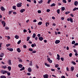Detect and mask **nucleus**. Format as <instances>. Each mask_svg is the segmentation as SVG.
<instances>
[{"mask_svg": "<svg viewBox=\"0 0 78 78\" xmlns=\"http://www.w3.org/2000/svg\"><path fill=\"white\" fill-rule=\"evenodd\" d=\"M47 58H47V60L49 62V63H52V61L51 60H50V58H48L49 57V56L47 55Z\"/></svg>", "mask_w": 78, "mask_h": 78, "instance_id": "f257e3e1", "label": "nucleus"}, {"mask_svg": "<svg viewBox=\"0 0 78 78\" xmlns=\"http://www.w3.org/2000/svg\"><path fill=\"white\" fill-rule=\"evenodd\" d=\"M1 23L2 25H3V27H5L6 26V23L5 21H2Z\"/></svg>", "mask_w": 78, "mask_h": 78, "instance_id": "f03ea898", "label": "nucleus"}, {"mask_svg": "<svg viewBox=\"0 0 78 78\" xmlns=\"http://www.w3.org/2000/svg\"><path fill=\"white\" fill-rule=\"evenodd\" d=\"M1 11H5L6 10V9L4 8L3 6H2L1 8Z\"/></svg>", "mask_w": 78, "mask_h": 78, "instance_id": "7ed1b4c3", "label": "nucleus"}, {"mask_svg": "<svg viewBox=\"0 0 78 78\" xmlns=\"http://www.w3.org/2000/svg\"><path fill=\"white\" fill-rule=\"evenodd\" d=\"M16 6H17V7H19V8H20L22 6V5H21V4L18 3L17 4Z\"/></svg>", "mask_w": 78, "mask_h": 78, "instance_id": "20e7f679", "label": "nucleus"}, {"mask_svg": "<svg viewBox=\"0 0 78 78\" xmlns=\"http://www.w3.org/2000/svg\"><path fill=\"white\" fill-rule=\"evenodd\" d=\"M1 72L2 74H5L7 73V71L5 70H2V71Z\"/></svg>", "mask_w": 78, "mask_h": 78, "instance_id": "39448f33", "label": "nucleus"}, {"mask_svg": "<svg viewBox=\"0 0 78 78\" xmlns=\"http://www.w3.org/2000/svg\"><path fill=\"white\" fill-rule=\"evenodd\" d=\"M59 42H60V41L59 40H56L55 42V43L56 44H59Z\"/></svg>", "mask_w": 78, "mask_h": 78, "instance_id": "423d86ee", "label": "nucleus"}, {"mask_svg": "<svg viewBox=\"0 0 78 78\" xmlns=\"http://www.w3.org/2000/svg\"><path fill=\"white\" fill-rule=\"evenodd\" d=\"M44 78H48V76L47 74H45L43 75Z\"/></svg>", "mask_w": 78, "mask_h": 78, "instance_id": "0eeeda50", "label": "nucleus"}, {"mask_svg": "<svg viewBox=\"0 0 78 78\" xmlns=\"http://www.w3.org/2000/svg\"><path fill=\"white\" fill-rule=\"evenodd\" d=\"M38 39L41 41H42V40H44V38L42 37H39Z\"/></svg>", "mask_w": 78, "mask_h": 78, "instance_id": "6e6552de", "label": "nucleus"}, {"mask_svg": "<svg viewBox=\"0 0 78 78\" xmlns=\"http://www.w3.org/2000/svg\"><path fill=\"white\" fill-rule=\"evenodd\" d=\"M57 59H58V60H60V56L59 54L57 55Z\"/></svg>", "mask_w": 78, "mask_h": 78, "instance_id": "1a4fd4ad", "label": "nucleus"}, {"mask_svg": "<svg viewBox=\"0 0 78 78\" xmlns=\"http://www.w3.org/2000/svg\"><path fill=\"white\" fill-rule=\"evenodd\" d=\"M36 43H34V44H31V47L33 48L34 47H36Z\"/></svg>", "mask_w": 78, "mask_h": 78, "instance_id": "9d476101", "label": "nucleus"}, {"mask_svg": "<svg viewBox=\"0 0 78 78\" xmlns=\"http://www.w3.org/2000/svg\"><path fill=\"white\" fill-rule=\"evenodd\" d=\"M17 51L18 53H20L21 51V50L20 48H17Z\"/></svg>", "mask_w": 78, "mask_h": 78, "instance_id": "9b49d317", "label": "nucleus"}, {"mask_svg": "<svg viewBox=\"0 0 78 78\" xmlns=\"http://www.w3.org/2000/svg\"><path fill=\"white\" fill-rule=\"evenodd\" d=\"M28 70L29 72H31L32 71V69H31V68H29L28 69Z\"/></svg>", "mask_w": 78, "mask_h": 78, "instance_id": "f8f14e48", "label": "nucleus"}, {"mask_svg": "<svg viewBox=\"0 0 78 78\" xmlns=\"http://www.w3.org/2000/svg\"><path fill=\"white\" fill-rule=\"evenodd\" d=\"M78 1H76L74 2V5L75 6H77L78 5Z\"/></svg>", "mask_w": 78, "mask_h": 78, "instance_id": "ddd939ff", "label": "nucleus"}, {"mask_svg": "<svg viewBox=\"0 0 78 78\" xmlns=\"http://www.w3.org/2000/svg\"><path fill=\"white\" fill-rule=\"evenodd\" d=\"M18 67L20 68H22V67H23V65H22L21 64H19L18 65Z\"/></svg>", "mask_w": 78, "mask_h": 78, "instance_id": "4468645a", "label": "nucleus"}, {"mask_svg": "<svg viewBox=\"0 0 78 78\" xmlns=\"http://www.w3.org/2000/svg\"><path fill=\"white\" fill-rule=\"evenodd\" d=\"M4 56V53H2L0 54V57H1V58H3Z\"/></svg>", "mask_w": 78, "mask_h": 78, "instance_id": "2eb2a0df", "label": "nucleus"}, {"mask_svg": "<svg viewBox=\"0 0 78 78\" xmlns=\"http://www.w3.org/2000/svg\"><path fill=\"white\" fill-rule=\"evenodd\" d=\"M42 24V22L41 21L39 22L38 23V25H41Z\"/></svg>", "mask_w": 78, "mask_h": 78, "instance_id": "dca6fc26", "label": "nucleus"}, {"mask_svg": "<svg viewBox=\"0 0 78 78\" xmlns=\"http://www.w3.org/2000/svg\"><path fill=\"white\" fill-rule=\"evenodd\" d=\"M25 11V10L24 9H21L20 11V12H21V13H22V12H24Z\"/></svg>", "mask_w": 78, "mask_h": 78, "instance_id": "f3484780", "label": "nucleus"}, {"mask_svg": "<svg viewBox=\"0 0 78 78\" xmlns=\"http://www.w3.org/2000/svg\"><path fill=\"white\" fill-rule=\"evenodd\" d=\"M57 12L58 14H60V10L59 9H58L57 10Z\"/></svg>", "mask_w": 78, "mask_h": 78, "instance_id": "a211bd4d", "label": "nucleus"}, {"mask_svg": "<svg viewBox=\"0 0 78 78\" xmlns=\"http://www.w3.org/2000/svg\"><path fill=\"white\" fill-rule=\"evenodd\" d=\"M15 38H16V39H19V36L18 35H16L15 36Z\"/></svg>", "mask_w": 78, "mask_h": 78, "instance_id": "6ab92c4d", "label": "nucleus"}, {"mask_svg": "<svg viewBox=\"0 0 78 78\" xmlns=\"http://www.w3.org/2000/svg\"><path fill=\"white\" fill-rule=\"evenodd\" d=\"M36 34L34 33L33 35L32 36V37H33V38H34V37H36Z\"/></svg>", "mask_w": 78, "mask_h": 78, "instance_id": "aec40b11", "label": "nucleus"}, {"mask_svg": "<svg viewBox=\"0 0 78 78\" xmlns=\"http://www.w3.org/2000/svg\"><path fill=\"white\" fill-rule=\"evenodd\" d=\"M8 69H9V71H10L11 70V66H8Z\"/></svg>", "mask_w": 78, "mask_h": 78, "instance_id": "412c9836", "label": "nucleus"}, {"mask_svg": "<svg viewBox=\"0 0 78 78\" xmlns=\"http://www.w3.org/2000/svg\"><path fill=\"white\" fill-rule=\"evenodd\" d=\"M72 64H73V65H76V63L73 61H72L71 62Z\"/></svg>", "mask_w": 78, "mask_h": 78, "instance_id": "4be33fe9", "label": "nucleus"}, {"mask_svg": "<svg viewBox=\"0 0 78 78\" xmlns=\"http://www.w3.org/2000/svg\"><path fill=\"white\" fill-rule=\"evenodd\" d=\"M25 70V67H23L21 69H20V71H22V70Z\"/></svg>", "mask_w": 78, "mask_h": 78, "instance_id": "5701e85b", "label": "nucleus"}, {"mask_svg": "<svg viewBox=\"0 0 78 78\" xmlns=\"http://www.w3.org/2000/svg\"><path fill=\"white\" fill-rule=\"evenodd\" d=\"M62 11H64L65 10V7H62L61 9Z\"/></svg>", "mask_w": 78, "mask_h": 78, "instance_id": "b1692460", "label": "nucleus"}, {"mask_svg": "<svg viewBox=\"0 0 78 78\" xmlns=\"http://www.w3.org/2000/svg\"><path fill=\"white\" fill-rule=\"evenodd\" d=\"M27 41H29V40H30V36H28V37H27Z\"/></svg>", "mask_w": 78, "mask_h": 78, "instance_id": "393cba45", "label": "nucleus"}, {"mask_svg": "<svg viewBox=\"0 0 78 78\" xmlns=\"http://www.w3.org/2000/svg\"><path fill=\"white\" fill-rule=\"evenodd\" d=\"M71 70L72 71H73V70H74V67L73 66H72L71 67Z\"/></svg>", "mask_w": 78, "mask_h": 78, "instance_id": "a878e982", "label": "nucleus"}, {"mask_svg": "<svg viewBox=\"0 0 78 78\" xmlns=\"http://www.w3.org/2000/svg\"><path fill=\"white\" fill-rule=\"evenodd\" d=\"M12 8L13 9L16 10V6H14L12 7Z\"/></svg>", "mask_w": 78, "mask_h": 78, "instance_id": "bb28decb", "label": "nucleus"}, {"mask_svg": "<svg viewBox=\"0 0 78 78\" xmlns=\"http://www.w3.org/2000/svg\"><path fill=\"white\" fill-rule=\"evenodd\" d=\"M1 78H6V77H5V76H0Z\"/></svg>", "mask_w": 78, "mask_h": 78, "instance_id": "cd10ccee", "label": "nucleus"}, {"mask_svg": "<svg viewBox=\"0 0 78 78\" xmlns=\"http://www.w3.org/2000/svg\"><path fill=\"white\" fill-rule=\"evenodd\" d=\"M63 3H67V1L66 0H62Z\"/></svg>", "mask_w": 78, "mask_h": 78, "instance_id": "c85d7f7f", "label": "nucleus"}, {"mask_svg": "<svg viewBox=\"0 0 78 78\" xmlns=\"http://www.w3.org/2000/svg\"><path fill=\"white\" fill-rule=\"evenodd\" d=\"M55 4L53 3L52 4H51V7L52 6H55Z\"/></svg>", "mask_w": 78, "mask_h": 78, "instance_id": "c756f323", "label": "nucleus"}, {"mask_svg": "<svg viewBox=\"0 0 78 78\" xmlns=\"http://www.w3.org/2000/svg\"><path fill=\"white\" fill-rule=\"evenodd\" d=\"M75 44V41H73L72 42V44Z\"/></svg>", "mask_w": 78, "mask_h": 78, "instance_id": "7c9ffc66", "label": "nucleus"}, {"mask_svg": "<svg viewBox=\"0 0 78 78\" xmlns=\"http://www.w3.org/2000/svg\"><path fill=\"white\" fill-rule=\"evenodd\" d=\"M70 21L71 23H73V19L72 18H70Z\"/></svg>", "mask_w": 78, "mask_h": 78, "instance_id": "2f4dec72", "label": "nucleus"}, {"mask_svg": "<svg viewBox=\"0 0 78 78\" xmlns=\"http://www.w3.org/2000/svg\"><path fill=\"white\" fill-rule=\"evenodd\" d=\"M21 42V40H20L17 42L18 44L19 45L20 44V43Z\"/></svg>", "mask_w": 78, "mask_h": 78, "instance_id": "473e14b6", "label": "nucleus"}, {"mask_svg": "<svg viewBox=\"0 0 78 78\" xmlns=\"http://www.w3.org/2000/svg\"><path fill=\"white\" fill-rule=\"evenodd\" d=\"M42 2H43V1H42V0H41L38 2V3H42Z\"/></svg>", "mask_w": 78, "mask_h": 78, "instance_id": "72a5a7b5", "label": "nucleus"}, {"mask_svg": "<svg viewBox=\"0 0 78 78\" xmlns=\"http://www.w3.org/2000/svg\"><path fill=\"white\" fill-rule=\"evenodd\" d=\"M55 67L56 68H57V67H59V65L56 64L55 66Z\"/></svg>", "mask_w": 78, "mask_h": 78, "instance_id": "f704fd0d", "label": "nucleus"}, {"mask_svg": "<svg viewBox=\"0 0 78 78\" xmlns=\"http://www.w3.org/2000/svg\"><path fill=\"white\" fill-rule=\"evenodd\" d=\"M7 74L8 75V76H10V75H11V73H9L8 72H7Z\"/></svg>", "mask_w": 78, "mask_h": 78, "instance_id": "c9c22d12", "label": "nucleus"}, {"mask_svg": "<svg viewBox=\"0 0 78 78\" xmlns=\"http://www.w3.org/2000/svg\"><path fill=\"white\" fill-rule=\"evenodd\" d=\"M11 60H9V65H11Z\"/></svg>", "mask_w": 78, "mask_h": 78, "instance_id": "e433bc0d", "label": "nucleus"}, {"mask_svg": "<svg viewBox=\"0 0 78 78\" xmlns=\"http://www.w3.org/2000/svg\"><path fill=\"white\" fill-rule=\"evenodd\" d=\"M29 51H33V50L32 49V48H29Z\"/></svg>", "mask_w": 78, "mask_h": 78, "instance_id": "4c0bfd02", "label": "nucleus"}, {"mask_svg": "<svg viewBox=\"0 0 78 78\" xmlns=\"http://www.w3.org/2000/svg\"><path fill=\"white\" fill-rule=\"evenodd\" d=\"M10 45H11V44H7L6 45V46L7 47H9V46H10Z\"/></svg>", "mask_w": 78, "mask_h": 78, "instance_id": "58836bf2", "label": "nucleus"}, {"mask_svg": "<svg viewBox=\"0 0 78 78\" xmlns=\"http://www.w3.org/2000/svg\"><path fill=\"white\" fill-rule=\"evenodd\" d=\"M66 70L67 71H68V72H69L70 71V70H69V68L68 67H66Z\"/></svg>", "mask_w": 78, "mask_h": 78, "instance_id": "ea45409f", "label": "nucleus"}, {"mask_svg": "<svg viewBox=\"0 0 78 78\" xmlns=\"http://www.w3.org/2000/svg\"><path fill=\"white\" fill-rule=\"evenodd\" d=\"M11 12H12V11H10L9 12V14H11Z\"/></svg>", "mask_w": 78, "mask_h": 78, "instance_id": "a19ab883", "label": "nucleus"}, {"mask_svg": "<svg viewBox=\"0 0 78 78\" xmlns=\"http://www.w3.org/2000/svg\"><path fill=\"white\" fill-rule=\"evenodd\" d=\"M47 12H49L50 11V9H47L46 10Z\"/></svg>", "mask_w": 78, "mask_h": 78, "instance_id": "79ce46f5", "label": "nucleus"}, {"mask_svg": "<svg viewBox=\"0 0 78 78\" xmlns=\"http://www.w3.org/2000/svg\"><path fill=\"white\" fill-rule=\"evenodd\" d=\"M23 32L24 33H26V32H27V30L26 29H24L23 30Z\"/></svg>", "mask_w": 78, "mask_h": 78, "instance_id": "37998d69", "label": "nucleus"}, {"mask_svg": "<svg viewBox=\"0 0 78 78\" xmlns=\"http://www.w3.org/2000/svg\"><path fill=\"white\" fill-rule=\"evenodd\" d=\"M13 14H14V15H16V14H17V12H13Z\"/></svg>", "mask_w": 78, "mask_h": 78, "instance_id": "c03bdc74", "label": "nucleus"}, {"mask_svg": "<svg viewBox=\"0 0 78 78\" xmlns=\"http://www.w3.org/2000/svg\"><path fill=\"white\" fill-rule=\"evenodd\" d=\"M38 13L40 14V13H41V11L40 10H38Z\"/></svg>", "mask_w": 78, "mask_h": 78, "instance_id": "a18cd8bd", "label": "nucleus"}, {"mask_svg": "<svg viewBox=\"0 0 78 78\" xmlns=\"http://www.w3.org/2000/svg\"><path fill=\"white\" fill-rule=\"evenodd\" d=\"M72 53H70L69 54V56L70 57H72Z\"/></svg>", "mask_w": 78, "mask_h": 78, "instance_id": "49530a36", "label": "nucleus"}, {"mask_svg": "<svg viewBox=\"0 0 78 78\" xmlns=\"http://www.w3.org/2000/svg\"><path fill=\"white\" fill-rule=\"evenodd\" d=\"M51 0H49L48 1V4H49V3H50V2H51Z\"/></svg>", "mask_w": 78, "mask_h": 78, "instance_id": "de8ad7c7", "label": "nucleus"}, {"mask_svg": "<svg viewBox=\"0 0 78 78\" xmlns=\"http://www.w3.org/2000/svg\"><path fill=\"white\" fill-rule=\"evenodd\" d=\"M23 47L24 48H27V46L25 45H23Z\"/></svg>", "mask_w": 78, "mask_h": 78, "instance_id": "09e8293b", "label": "nucleus"}, {"mask_svg": "<svg viewBox=\"0 0 78 78\" xmlns=\"http://www.w3.org/2000/svg\"><path fill=\"white\" fill-rule=\"evenodd\" d=\"M32 53H36V51H32Z\"/></svg>", "mask_w": 78, "mask_h": 78, "instance_id": "8fccbe9b", "label": "nucleus"}, {"mask_svg": "<svg viewBox=\"0 0 78 78\" xmlns=\"http://www.w3.org/2000/svg\"><path fill=\"white\" fill-rule=\"evenodd\" d=\"M70 16H71V17H74V15H73L72 13L70 14Z\"/></svg>", "mask_w": 78, "mask_h": 78, "instance_id": "3c124183", "label": "nucleus"}, {"mask_svg": "<svg viewBox=\"0 0 78 78\" xmlns=\"http://www.w3.org/2000/svg\"><path fill=\"white\" fill-rule=\"evenodd\" d=\"M70 12H65V14H69Z\"/></svg>", "mask_w": 78, "mask_h": 78, "instance_id": "603ef678", "label": "nucleus"}, {"mask_svg": "<svg viewBox=\"0 0 78 78\" xmlns=\"http://www.w3.org/2000/svg\"><path fill=\"white\" fill-rule=\"evenodd\" d=\"M10 51H13V48H10Z\"/></svg>", "mask_w": 78, "mask_h": 78, "instance_id": "864d4df0", "label": "nucleus"}, {"mask_svg": "<svg viewBox=\"0 0 78 78\" xmlns=\"http://www.w3.org/2000/svg\"><path fill=\"white\" fill-rule=\"evenodd\" d=\"M60 59H61V60H62V61H64V58H60Z\"/></svg>", "mask_w": 78, "mask_h": 78, "instance_id": "5fc2aeb1", "label": "nucleus"}, {"mask_svg": "<svg viewBox=\"0 0 78 78\" xmlns=\"http://www.w3.org/2000/svg\"><path fill=\"white\" fill-rule=\"evenodd\" d=\"M51 71H52L53 72H54V71H55V70L54 69H51Z\"/></svg>", "mask_w": 78, "mask_h": 78, "instance_id": "6e6d98bb", "label": "nucleus"}, {"mask_svg": "<svg viewBox=\"0 0 78 78\" xmlns=\"http://www.w3.org/2000/svg\"><path fill=\"white\" fill-rule=\"evenodd\" d=\"M48 54L49 55H50L51 56L52 55V54H51V53L50 52H49Z\"/></svg>", "mask_w": 78, "mask_h": 78, "instance_id": "4d7b16f0", "label": "nucleus"}, {"mask_svg": "<svg viewBox=\"0 0 78 78\" xmlns=\"http://www.w3.org/2000/svg\"><path fill=\"white\" fill-rule=\"evenodd\" d=\"M5 28L6 30H9V27H6Z\"/></svg>", "mask_w": 78, "mask_h": 78, "instance_id": "13d9d810", "label": "nucleus"}, {"mask_svg": "<svg viewBox=\"0 0 78 78\" xmlns=\"http://www.w3.org/2000/svg\"><path fill=\"white\" fill-rule=\"evenodd\" d=\"M2 67H3V68H4V69H6V66H3Z\"/></svg>", "mask_w": 78, "mask_h": 78, "instance_id": "bf43d9fd", "label": "nucleus"}, {"mask_svg": "<svg viewBox=\"0 0 78 78\" xmlns=\"http://www.w3.org/2000/svg\"><path fill=\"white\" fill-rule=\"evenodd\" d=\"M74 45H75V46H76V45H78V43H76L74 44Z\"/></svg>", "mask_w": 78, "mask_h": 78, "instance_id": "052dcab7", "label": "nucleus"}, {"mask_svg": "<svg viewBox=\"0 0 78 78\" xmlns=\"http://www.w3.org/2000/svg\"><path fill=\"white\" fill-rule=\"evenodd\" d=\"M35 40H37L38 39V38L37 37H35Z\"/></svg>", "mask_w": 78, "mask_h": 78, "instance_id": "680f3d73", "label": "nucleus"}, {"mask_svg": "<svg viewBox=\"0 0 78 78\" xmlns=\"http://www.w3.org/2000/svg\"><path fill=\"white\" fill-rule=\"evenodd\" d=\"M29 44H32V42H31V41H29Z\"/></svg>", "mask_w": 78, "mask_h": 78, "instance_id": "e2e57ef3", "label": "nucleus"}, {"mask_svg": "<svg viewBox=\"0 0 78 78\" xmlns=\"http://www.w3.org/2000/svg\"><path fill=\"white\" fill-rule=\"evenodd\" d=\"M34 3H35V4H36V0H34Z\"/></svg>", "mask_w": 78, "mask_h": 78, "instance_id": "0e129e2a", "label": "nucleus"}, {"mask_svg": "<svg viewBox=\"0 0 78 78\" xmlns=\"http://www.w3.org/2000/svg\"><path fill=\"white\" fill-rule=\"evenodd\" d=\"M61 20H64V18L63 17H62L61 18Z\"/></svg>", "mask_w": 78, "mask_h": 78, "instance_id": "69168bd1", "label": "nucleus"}, {"mask_svg": "<svg viewBox=\"0 0 78 78\" xmlns=\"http://www.w3.org/2000/svg\"><path fill=\"white\" fill-rule=\"evenodd\" d=\"M19 61H20V62H22V59H20L19 60Z\"/></svg>", "mask_w": 78, "mask_h": 78, "instance_id": "338daca9", "label": "nucleus"}, {"mask_svg": "<svg viewBox=\"0 0 78 78\" xmlns=\"http://www.w3.org/2000/svg\"><path fill=\"white\" fill-rule=\"evenodd\" d=\"M61 78H66V77H65V76H61Z\"/></svg>", "mask_w": 78, "mask_h": 78, "instance_id": "774afa93", "label": "nucleus"}]
</instances>
